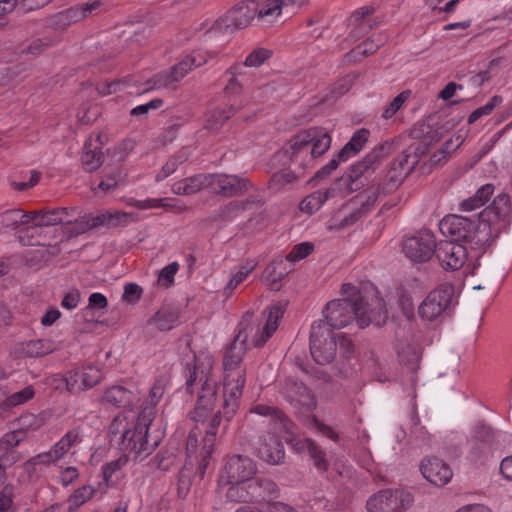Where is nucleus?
Listing matches in <instances>:
<instances>
[{"instance_id": "1", "label": "nucleus", "mask_w": 512, "mask_h": 512, "mask_svg": "<svg viewBox=\"0 0 512 512\" xmlns=\"http://www.w3.org/2000/svg\"><path fill=\"white\" fill-rule=\"evenodd\" d=\"M168 380L161 376L157 378L149 390L147 406L138 413L137 417L131 412H121L114 417L109 433L119 436L121 449L129 451L136 460H143L149 456L160 444L159 436L149 435V427L155 418V406L161 400Z\"/></svg>"}, {"instance_id": "2", "label": "nucleus", "mask_w": 512, "mask_h": 512, "mask_svg": "<svg viewBox=\"0 0 512 512\" xmlns=\"http://www.w3.org/2000/svg\"><path fill=\"white\" fill-rule=\"evenodd\" d=\"M246 329L235 335L232 343L225 349L222 358L223 415L230 420L239 408L240 399L246 385V366L244 357L247 353Z\"/></svg>"}, {"instance_id": "3", "label": "nucleus", "mask_w": 512, "mask_h": 512, "mask_svg": "<svg viewBox=\"0 0 512 512\" xmlns=\"http://www.w3.org/2000/svg\"><path fill=\"white\" fill-rule=\"evenodd\" d=\"M324 317L325 320L320 321L325 322L331 330L341 329L353 320L363 329L372 323L382 326L387 320V312L384 302L378 298L374 299L373 304H369L364 298H343L327 303Z\"/></svg>"}, {"instance_id": "4", "label": "nucleus", "mask_w": 512, "mask_h": 512, "mask_svg": "<svg viewBox=\"0 0 512 512\" xmlns=\"http://www.w3.org/2000/svg\"><path fill=\"white\" fill-rule=\"evenodd\" d=\"M510 224V197L506 193H501L480 213L478 222L473 221V229L467 243L474 250L486 252L499 235L509 229Z\"/></svg>"}, {"instance_id": "5", "label": "nucleus", "mask_w": 512, "mask_h": 512, "mask_svg": "<svg viewBox=\"0 0 512 512\" xmlns=\"http://www.w3.org/2000/svg\"><path fill=\"white\" fill-rule=\"evenodd\" d=\"M212 366L211 357L203 361L195 359L193 366L186 371L185 391L191 395L198 394L196 407L189 414L195 422H204L216 404L217 386L211 375Z\"/></svg>"}, {"instance_id": "6", "label": "nucleus", "mask_w": 512, "mask_h": 512, "mask_svg": "<svg viewBox=\"0 0 512 512\" xmlns=\"http://www.w3.org/2000/svg\"><path fill=\"white\" fill-rule=\"evenodd\" d=\"M210 53L204 50H195L185 56L179 63L167 70L155 74L149 81L152 89L175 90L179 82L193 69L207 63Z\"/></svg>"}, {"instance_id": "7", "label": "nucleus", "mask_w": 512, "mask_h": 512, "mask_svg": "<svg viewBox=\"0 0 512 512\" xmlns=\"http://www.w3.org/2000/svg\"><path fill=\"white\" fill-rule=\"evenodd\" d=\"M221 423L220 412L212 415L209 420L205 436L201 440V446L198 444V437L194 431H191L186 441V455L190 463L193 459L197 461V471L199 475L204 476L210 463L214 451L217 429Z\"/></svg>"}, {"instance_id": "8", "label": "nucleus", "mask_w": 512, "mask_h": 512, "mask_svg": "<svg viewBox=\"0 0 512 512\" xmlns=\"http://www.w3.org/2000/svg\"><path fill=\"white\" fill-rule=\"evenodd\" d=\"M20 422L22 425L20 429L7 432L0 439V480L4 478L6 468L15 464L21 458L15 447L26 439L25 428L36 430L42 424L40 419L33 414L22 416Z\"/></svg>"}, {"instance_id": "9", "label": "nucleus", "mask_w": 512, "mask_h": 512, "mask_svg": "<svg viewBox=\"0 0 512 512\" xmlns=\"http://www.w3.org/2000/svg\"><path fill=\"white\" fill-rule=\"evenodd\" d=\"M256 15L257 1H242L215 20L206 32L213 35L232 33L234 30L248 27L256 19Z\"/></svg>"}, {"instance_id": "10", "label": "nucleus", "mask_w": 512, "mask_h": 512, "mask_svg": "<svg viewBox=\"0 0 512 512\" xmlns=\"http://www.w3.org/2000/svg\"><path fill=\"white\" fill-rule=\"evenodd\" d=\"M280 489L271 479L253 477L244 486L228 487L225 496L231 502H254L278 498Z\"/></svg>"}, {"instance_id": "11", "label": "nucleus", "mask_w": 512, "mask_h": 512, "mask_svg": "<svg viewBox=\"0 0 512 512\" xmlns=\"http://www.w3.org/2000/svg\"><path fill=\"white\" fill-rule=\"evenodd\" d=\"M257 467L247 456L233 455L228 458L218 480L219 493H225L228 487L244 486L256 474Z\"/></svg>"}, {"instance_id": "12", "label": "nucleus", "mask_w": 512, "mask_h": 512, "mask_svg": "<svg viewBox=\"0 0 512 512\" xmlns=\"http://www.w3.org/2000/svg\"><path fill=\"white\" fill-rule=\"evenodd\" d=\"M337 351L336 335L325 322L315 321L310 332V352L314 361L320 365L331 363Z\"/></svg>"}, {"instance_id": "13", "label": "nucleus", "mask_w": 512, "mask_h": 512, "mask_svg": "<svg viewBox=\"0 0 512 512\" xmlns=\"http://www.w3.org/2000/svg\"><path fill=\"white\" fill-rule=\"evenodd\" d=\"M419 162L417 147L410 145L391 163L382 184L384 193L395 191Z\"/></svg>"}, {"instance_id": "14", "label": "nucleus", "mask_w": 512, "mask_h": 512, "mask_svg": "<svg viewBox=\"0 0 512 512\" xmlns=\"http://www.w3.org/2000/svg\"><path fill=\"white\" fill-rule=\"evenodd\" d=\"M413 496L404 490H381L366 504L368 512H403L413 503Z\"/></svg>"}, {"instance_id": "15", "label": "nucleus", "mask_w": 512, "mask_h": 512, "mask_svg": "<svg viewBox=\"0 0 512 512\" xmlns=\"http://www.w3.org/2000/svg\"><path fill=\"white\" fill-rule=\"evenodd\" d=\"M453 294L450 285H440L432 290L418 308L421 319L431 322L441 317L450 306Z\"/></svg>"}, {"instance_id": "16", "label": "nucleus", "mask_w": 512, "mask_h": 512, "mask_svg": "<svg viewBox=\"0 0 512 512\" xmlns=\"http://www.w3.org/2000/svg\"><path fill=\"white\" fill-rule=\"evenodd\" d=\"M436 240L430 230H422L402 243V251L414 262L428 261L436 252Z\"/></svg>"}, {"instance_id": "17", "label": "nucleus", "mask_w": 512, "mask_h": 512, "mask_svg": "<svg viewBox=\"0 0 512 512\" xmlns=\"http://www.w3.org/2000/svg\"><path fill=\"white\" fill-rule=\"evenodd\" d=\"M101 6L100 1L81 3L56 14L51 15L47 23L54 30H65L71 24L76 23L92 14Z\"/></svg>"}, {"instance_id": "18", "label": "nucleus", "mask_w": 512, "mask_h": 512, "mask_svg": "<svg viewBox=\"0 0 512 512\" xmlns=\"http://www.w3.org/2000/svg\"><path fill=\"white\" fill-rule=\"evenodd\" d=\"M495 435L493 429L484 424L478 423L470 440L468 458L474 463H483L491 454Z\"/></svg>"}, {"instance_id": "19", "label": "nucleus", "mask_w": 512, "mask_h": 512, "mask_svg": "<svg viewBox=\"0 0 512 512\" xmlns=\"http://www.w3.org/2000/svg\"><path fill=\"white\" fill-rule=\"evenodd\" d=\"M435 255L445 270H458L467 261V249L461 243L443 240L437 243Z\"/></svg>"}, {"instance_id": "20", "label": "nucleus", "mask_w": 512, "mask_h": 512, "mask_svg": "<svg viewBox=\"0 0 512 512\" xmlns=\"http://www.w3.org/2000/svg\"><path fill=\"white\" fill-rule=\"evenodd\" d=\"M209 190L226 197L247 192L251 188L248 179L237 175L209 174Z\"/></svg>"}, {"instance_id": "21", "label": "nucleus", "mask_w": 512, "mask_h": 512, "mask_svg": "<svg viewBox=\"0 0 512 512\" xmlns=\"http://www.w3.org/2000/svg\"><path fill=\"white\" fill-rule=\"evenodd\" d=\"M313 130H303L291 138L288 144L287 153L290 161L297 163L305 169L312 165V157L310 156V143L313 140Z\"/></svg>"}, {"instance_id": "22", "label": "nucleus", "mask_w": 512, "mask_h": 512, "mask_svg": "<svg viewBox=\"0 0 512 512\" xmlns=\"http://www.w3.org/2000/svg\"><path fill=\"white\" fill-rule=\"evenodd\" d=\"M441 233L446 237H451L450 241H465L473 229V220L459 215L445 216L439 223Z\"/></svg>"}, {"instance_id": "23", "label": "nucleus", "mask_w": 512, "mask_h": 512, "mask_svg": "<svg viewBox=\"0 0 512 512\" xmlns=\"http://www.w3.org/2000/svg\"><path fill=\"white\" fill-rule=\"evenodd\" d=\"M257 456L270 465L280 464L285 456L284 445L275 433H267L256 448Z\"/></svg>"}, {"instance_id": "24", "label": "nucleus", "mask_w": 512, "mask_h": 512, "mask_svg": "<svg viewBox=\"0 0 512 512\" xmlns=\"http://www.w3.org/2000/svg\"><path fill=\"white\" fill-rule=\"evenodd\" d=\"M308 0H265L263 2L257 1V15L256 19L265 23L273 22L278 16L281 15L283 9L288 7L300 8L305 6Z\"/></svg>"}, {"instance_id": "25", "label": "nucleus", "mask_w": 512, "mask_h": 512, "mask_svg": "<svg viewBox=\"0 0 512 512\" xmlns=\"http://www.w3.org/2000/svg\"><path fill=\"white\" fill-rule=\"evenodd\" d=\"M422 475L435 486H444L452 478L450 467L437 457L426 458L421 462Z\"/></svg>"}, {"instance_id": "26", "label": "nucleus", "mask_w": 512, "mask_h": 512, "mask_svg": "<svg viewBox=\"0 0 512 512\" xmlns=\"http://www.w3.org/2000/svg\"><path fill=\"white\" fill-rule=\"evenodd\" d=\"M139 399V394L136 391L122 385H112L104 390L101 403L114 408H127Z\"/></svg>"}, {"instance_id": "27", "label": "nucleus", "mask_w": 512, "mask_h": 512, "mask_svg": "<svg viewBox=\"0 0 512 512\" xmlns=\"http://www.w3.org/2000/svg\"><path fill=\"white\" fill-rule=\"evenodd\" d=\"M360 207L351 200L335 211L327 222L328 230H343L362 219Z\"/></svg>"}, {"instance_id": "28", "label": "nucleus", "mask_w": 512, "mask_h": 512, "mask_svg": "<svg viewBox=\"0 0 512 512\" xmlns=\"http://www.w3.org/2000/svg\"><path fill=\"white\" fill-rule=\"evenodd\" d=\"M103 142L101 135L96 137H88L84 143L81 155V162L85 170L93 172L98 169L104 162L102 153Z\"/></svg>"}, {"instance_id": "29", "label": "nucleus", "mask_w": 512, "mask_h": 512, "mask_svg": "<svg viewBox=\"0 0 512 512\" xmlns=\"http://www.w3.org/2000/svg\"><path fill=\"white\" fill-rule=\"evenodd\" d=\"M284 315V307L280 304L273 305L269 308L268 315L264 326L257 330L252 343L255 347H262L271 338L278 328L279 320Z\"/></svg>"}, {"instance_id": "30", "label": "nucleus", "mask_w": 512, "mask_h": 512, "mask_svg": "<svg viewBox=\"0 0 512 512\" xmlns=\"http://www.w3.org/2000/svg\"><path fill=\"white\" fill-rule=\"evenodd\" d=\"M38 216L34 218L35 221L34 226L30 227V229H34L36 227H48L59 224H69L72 223V214L76 212L75 208H54L49 210H39L36 211Z\"/></svg>"}, {"instance_id": "31", "label": "nucleus", "mask_w": 512, "mask_h": 512, "mask_svg": "<svg viewBox=\"0 0 512 512\" xmlns=\"http://www.w3.org/2000/svg\"><path fill=\"white\" fill-rule=\"evenodd\" d=\"M70 376L76 381L75 393L94 387L102 378L101 370L93 365H86L69 370Z\"/></svg>"}, {"instance_id": "32", "label": "nucleus", "mask_w": 512, "mask_h": 512, "mask_svg": "<svg viewBox=\"0 0 512 512\" xmlns=\"http://www.w3.org/2000/svg\"><path fill=\"white\" fill-rule=\"evenodd\" d=\"M379 160L380 150H373L368 153L361 161L351 167L350 179L352 181H357L361 178L368 180L379 167Z\"/></svg>"}, {"instance_id": "33", "label": "nucleus", "mask_w": 512, "mask_h": 512, "mask_svg": "<svg viewBox=\"0 0 512 512\" xmlns=\"http://www.w3.org/2000/svg\"><path fill=\"white\" fill-rule=\"evenodd\" d=\"M178 313L168 307L160 308L147 321V328L153 331L166 332L173 329L178 323Z\"/></svg>"}, {"instance_id": "34", "label": "nucleus", "mask_w": 512, "mask_h": 512, "mask_svg": "<svg viewBox=\"0 0 512 512\" xmlns=\"http://www.w3.org/2000/svg\"><path fill=\"white\" fill-rule=\"evenodd\" d=\"M209 186V174H199L175 182L171 190L176 195H193Z\"/></svg>"}, {"instance_id": "35", "label": "nucleus", "mask_w": 512, "mask_h": 512, "mask_svg": "<svg viewBox=\"0 0 512 512\" xmlns=\"http://www.w3.org/2000/svg\"><path fill=\"white\" fill-rule=\"evenodd\" d=\"M251 413L270 418L274 425V429L279 432H286L290 428V420L280 409L276 407L265 404H256L252 407Z\"/></svg>"}, {"instance_id": "36", "label": "nucleus", "mask_w": 512, "mask_h": 512, "mask_svg": "<svg viewBox=\"0 0 512 512\" xmlns=\"http://www.w3.org/2000/svg\"><path fill=\"white\" fill-rule=\"evenodd\" d=\"M286 260L279 258L269 263L264 271V281L272 290H279L280 282L289 273Z\"/></svg>"}, {"instance_id": "37", "label": "nucleus", "mask_w": 512, "mask_h": 512, "mask_svg": "<svg viewBox=\"0 0 512 512\" xmlns=\"http://www.w3.org/2000/svg\"><path fill=\"white\" fill-rule=\"evenodd\" d=\"M38 216L37 212H24L19 208L7 210L0 214V223L5 228H17L29 224Z\"/></svg>"}, {"instance_id": "38", "label": "nucleus", "mask_w": 512, "mask_h": 512, "mask_svg": "<svg viewBox=\"0 0 512 512\" xmlns=\"http://www.w3.org/2000/svg\"><path fill=\"white\" fill-rule=\"evenodd\" d=\"M372 12L373 8L364 6L354 11V13L350 16V25L354 26V28L351 30V35L353 37L359 38L372 28L370 21L366 19L372 14Z\"/></svg>"}, {"instance_id": "39", "label": "nucleus", "mask_w": 512, "mask_h": 512, "mask_svg": "<svg viewBox=\"0 0 512 512\" xmlns=\"http://www.w3.org/2000/svg\"><path fill=\"white\" fill-rule=\"evenodd\" d=\"M258 261L254 258L246 259L242 264L237 265L231 272V278L225 286V291L231 293L247 276L255 270Z\"/></svg>"}, {"instance_id": "40", "label": "nucleus", "mask_w": 512, "mask_h": 512, "mask_svg": "<svg viewBox=\"0 0 512 512\" xmlns=\"http://www.w3.org/2000/svg\"><path fill=\"white\" fill-rule=\"evenodd\" d=\"M235 113L236 109L233 105L214 108L206 114L205 127L210 130H218Z\"/></svg>"}, {"instance_id": "41", "label": "nucleus", "mask_w": 512, "mask_h": 512, "mask_svg": "<svg viewBox=\"0 0 512 512\" xmlns=\"http://www.w3.org/2000/svg\"><path fill=\"white\" fill-rule=\"evenodd\" d=\"M309 130H313V140L310 143V156L312 161L321 155H323L331 146V136L324 129L319 127H311Z\"/></svg>"}, {"instance_id": "42", "label": "nucleus", "mask_w": 512, "mask_h": 512, "mask_svg": "<svg viewBox=\"0 0 512 512\" xmlns=\"http://www.w3.org/2000/svg\"><path fill=\"white\" fill-rule=\"evenodd\" d=\"M83 441V431L80 426L69 429L53 446L63 458L69 450Z\"/></svg>"}, {"instance_id": "43", "label": "nucleus", "mask_w": 512, "mask_h": 512, "mask_svg": "<svg viewBox=\"0 0 512 512\" xmlns=\"http://www.w3.org/2000/svg\"><path fill=\"white\" fill-rule=\"evenodd\" d=\"M380 194H385L382 190V185L377 188L372 187L365 190L351 199V201L357 202L360 207L361 215L365 217L375 206Z\"/></svg>"}, {"instance_id": "44", "label": "nucleus", "mask_w": 512, "mask_h": 512, "mask_svg": "<svg viewBox=\"0 0 512 512\" xmlns=\"http://www.w3.org/2000/svg\"><path fill=\"white\" fill-rule=\"evenodd\" d=\"M55 345L48 339L30 340L23 344L22 351L26 357L36 358L52 353Z\"/></svg>"}, {"instance_id": "45", "label": "nucleus", "mask_w": 512, "mask_h": 512, "mask_svg": "<svg viewBox=\"0 0 512 512\" xmlns=\"http://www.w3.org/2000/svg\"><path fill=\"white\" fill-rule=\"evenodd\" d=\"M369 131L362 128L356 131L351 139L339 151V157L347 158V160L356 155L364 147L368 140Z\"/></svg>"}, {"instance_id": "46", "label": "nucleus", "mask_w": 512, "mask_h": 512, "mask_svg": "<svg viewBox=\"0 0 512 512\" xmlns=\"http://www.w3.org/2000/svg\"><path fill=\"white\" fill-rule=\"evenodd\" d=\"M189 151L187 148H183L173 155L162 167V169L156 174L155 180L157 182L163 181L168 176L173 174L179 165L183 164L189 159Z\"/></svg>"}, {"instance_id": "47", "label": "nucleus", "mask_w": 512, "mask_h": 512, "mask_svg": "<svg viewBox=\"0 0 512 512\" xmlns=\"http://www.w3.org/2000/svg\"><path fill=\"white\" fill-rule=\"evenodd\" d=\"M329 198L328 191L317 190L306 196L299 205L302 212L313 214L317 212Z\"/></svg>"}, {"instance_id": "48", "label": "nucleus", "mask_w": 512, "mask_h": 512, "mask_svg": "<svg viewBox=\"0 0 512 512\" xmlns=\"http://www.w3.org/2000/svg\"><path fill=\"white\" fill-rule=\"evenodd\" d=\"M62 459L55 447L52 446L50 450L41 452L24 463V468L27 472L32 473L35 471L37 465H50Z\"/></svg>"}, {"instance_id": "49", "label": "nucleus", "mask_w": 512, "mask_h": 512, "mask_svg": "<svg viewBox=\"0 0 512 512\" xmlns=\"http://www.w3.org/2000/svg\"><path fill=\"white\" fill-rule=\"evenodd\" d=\"M310 457L313 459L314 466L321 472H326L329 468V462L326 459V453L312 440L305 439L303 443Z\"/></svg>"}, {"instance_id": "50", "label": "nucleus", "mask_w": 512, "mask_h": 512, "mask_svg": "<svg viewBox=\"0 0 512 512\" xmlns=\"http://www.w3.org/2000/svg\"><path fill=\"white\" fill-rule=\"evenodd\" d=\"M80 226L78 232L83 233L90 229H95L100 226L108 228V211L98 213L97 215L86 214L80 220H75Z\"/></svg>"}, {"instance_id": "51", "label": "nucleus", "mask_w": 512, "mask_h": 512, "mask_svg": "<svg viewBox=\"0 0 512 512\" xmlns=\"http://www.w3.org/2000/svg\"><path fill=\"white\" fill-rule=\"evenodd\" d=\"M35 395V391L32 385H28L20 391L14 392L7 396L2 406L4 408H12L26 403L31 400Z\"/></svg>"}, {"instance_id": "52", "label": "nucleus", "mask_w": 512, "mask_h": 512, "mask_svg": "<svg viewBox=\"0 0 512 512\" xmlns=\"http://www.w3.org/2000/svg\"><path fill=\"white\" fill-rule=\"evenodd\" d=\"M47 382L54 389H65L71 393H75V388L77 387L76 381L72 379V376H70L69 371H67L65 374H52L51 376L48 377Z\"/></svg>"}, {"instance_id": "53", "label": "nucleus", "mask_w": 512, "mask_h": 512, "mask_svg": "<svg viewBox=\"0 0 512 512\" xmlns=\"http://www.w3.org/2000/svg\"><path fill=\"white\" fill-rule=\"evenodd\" d=\"M174 201L172 198H147L144 200H134L129 204L137 209L146 210V209H156V208H166L173 207L171 202Z\"/></svg>"}, {"instance_id": "54", "label": "nucleus", "mask_w": 512, "mask_h": 512, "mask_svg": "<svg viewBox=\"0 0 512 512\" xmlns=\"http://www.w3.org/2000/svg\"><path fill=\"white\" fill-rule=\"evenodd\" d=\"M297 175L289 170V169H283L279 172H276L272 175L270 179V186L271 188L275 189L276 191H280L284 189L286 185L292 184L297 180Z\"/></svg>"}, {"instance_id": "55", "label": "nucleus", "mask_w": 512, "mask_h": 512, "mask_svg": "<svg viewBox=\"0 0 512 512\" xmlns=\"http://www.w3.org/2000/svg\"><path fill=\"white\" fill-rule=\"evenodd\" d=\"M137 216L131 212H109L108 211V228L125 227L129 223L136 222Z\"/></svg>"}, {"instance_id": "56", "label": "nucleus", "mask_w": 512, "mask_h": 512, "mask_svg": "<svg viewBox=\"0 0 512 512\" xmlns=\"http://www.w3.org/2000/svg\"><path fill=\"white\" fill-rule=\"evenodd\" d=\"M503 101V98L499 95L493 96L484 106H481L474 110L468 117V123L472 124L479 120L481 117L485 115H489L495 107L500 105Z\"/></svg>"}, {"instance_id": "57", "label": "nucleus", "mask_w": 512, "mask_h": 512, "mask_svg": "<svg viewBox=\"0 0 512 512\" xmlns=\"http://www.w3.org/2000/svg\"><path fill=\"white\" fill-rule=\"evenodd\" d=\"M179 264L172 262L163 267L158 275L157 283L159 286L169 288L174 285V277L179 270Z\"/></svg>"}, {"instance_id": "58", "label": "nucleus", "mask_w": 512, "mask_h": 512, "mask_svg": "<svg viewBox=\"0 0 512 512\" xmlns=\"http://www.w3.org/2000/svg\"><path fill=\"white\" fill-rule=\"evenodd\" d=\"M314 250V245L311 242H302L295 245L292 250L286 255V262L294 263L309 256Z\"/></svg>"}, {"instance_id": "59", "label": "nucleus", "mask_w": 512, "mask_h": 512, "mask_svg": "<svg viewBox=\"0 0 512 512\" xmlns=\"http://www.w3.org/2000/svg\"><path fill=\"white\" fill-rule=\"evenodd\" d=\"M95 493V489L91 485H84L74 491L69 497V503L74 507H79L90 500Z\"/></svg>"}, {"instance_id": "60", "label": "nucleus", "mask_w": 512, "mask_h": 512, "mask_svg": "<svg viewBox=\"0 0 512 512\" xmlns=\"http://www.w3.org/2000/svg\"><path fill=\"white\" fill-rule=\"evenodd\" d=\"M410 92L403 91L398 94L383 110L382 117L385 120L391 119L403 106L409 98Z\"/></svg>"}, {"instance_id": "61", "label": "nucleus", "mask_w": 512, "mask_h": 512, "mask_svg": "<svg viewBox=\"0 0 512 512\" xmlns=\"http://www.w3.org/2000/svg\"><path fill=\"white\" fill-rule=\"evenodd\" d=\"M143 295V289L140 285L134 282H130L124 285L122 301L128 304H137Z\"/></svg>"}, {"instance_id": "62", "label": "nucleus", "mask_w": 512, "mask_h": 512, "mask_svg": "<svg viewBox=\"0 0 512 512\" xmlns=\"http://www.w3.org/2000/svg\"><path fill=\"white\" fill-rule=\"evenodd\" d=\"M129 85L128 79H116L113 81H105L97 86V91L102 96H107L122 91Z\"/></svg>"}, {"instance_id": "63", "label": "nucleus", "mask_w": 512, "mask_h": 512, "mask_svg": "<svg viewBox=\"0 0 512 512\" xmlns=\"http://www.w3.org/2000/svg\"><path fill=\"white\" fill-rule=\"evenodd\" d=\"M272 53L270 50L265 48H257L253 50L245 59L244 66L246 67H259L266 60L271 57Z\"/></svg>"}, {"instance_id": "64", "label": "nucleus", "mask_w": 512, "mask_h": 512, "mask_svg": "<svg viewBox=\"0 0 512 512\" xmlns=\"http://www.w3.org/2000/svg\"><path fill=\"white\" fill-rule=\"evenodd\" d=\"M128 463V456L123 454L115 460H112L102 467L103 476L106 482H109L111 478L120 471Z\"/></svg>"}]
</instances>
